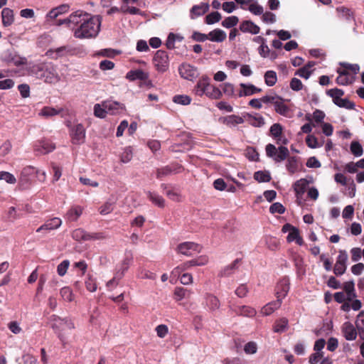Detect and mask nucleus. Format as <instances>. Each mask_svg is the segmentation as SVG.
I'll list each match as a JSON object with an SVG mask.
<instances>
[{"mask_svg": "<svg viewBox=\"0 0 364 364\" xmlns=\"http://www.w3.org/2000/svg\"><path fill=\"white\" fill-rule=\"evenodd\" d=\"M77 24L73 28V36L77 39L95 38L101 28L102 19L100 16H92L82 11Z\"/></svg>", "mask_w": 364, "mask_h": 364, "instance_id": "1", "label": "nucleus"}, {"mask_svg": "<svg viewBox=\"0 0 364 364\" xmlns=\"http://www.w3.org/2000/svg\"><path fill=\"white\" fill-rule=\"evenodd\" d=\"M31 70L37 77L43 80L47 83L55 84L60 80L55 66L51 63L34 64L31 67Z\"/></svg>", "mask_w": 364, "mask_h": 364, "instance_id": "2", "label": "nucleus"}, {"mask_svg": "<svg viewBox=\"0 0 364 364\" xmlns=\"http://www.w3.org/2000/svg\"><path fill=\"white\" fill-rule=\"evenodd\" d=\"M51 328L58 335L59 339L64 343L69 331L75 328L73 322L68 318H62L56 315H52L49 318Z\"/></svg>", "mask_w": 364, "mask_h": 364, "instance_id": "3", "label": "nucleus"}, {"mask_svg": "<svg viewBox=\"0 0 364 364\" xmlns=\"http://www.w3.org/2000/svg\"><path fill=\"white\" fill-rule=\"evenodd\" d=\"M0 60L6 64L15 66L24 65L27 63V59L20 55L13 48L3 50L0 53Z\"/></svg>", "mask_w": 364, "mask_h": 364, "instance_id": "4", "label": "nucleus"}, {"mask_svg": "<svg viewBox=\"0 0 364 364\" xmlns=\"http://www.w3.org/2000/svg\"><path fill=\"white\" fill-rule=\"evenodd\" d=\"M266 154L268 157L272 159L275 162L279 163L284 161L289 156V149L284 146H279L278 149L272 144H268L265 147Z\"/></svg>", "mask_w": 364, "mask_h": 364, "instance_id": "5", "label": "nucleus"}, {"mask_svg": "<svg viewBox=\"0 0 364 364\" xmlns=\"http://www.w3.org/2000/svg\"><path fill=\"white\" fill-rule=\"evenodd\" d=\"M153 63L158 72H166L169 67L168 56L166 52L161 50H157L154 56Z\"/></svg>", "mask_w": 364, "mask_h": 364, "instance_id": "6", "label": "nucleus"}, {"mask_svg": "<svg viewBox=\"0 0 364 364\" xmlns=\"http://www.w3.org/2000/svg\"><path fill=\"white\" fill-rule=\"evenodd\" d=\"M176 251L181 255L189 257L200 252V247L192 242H184L177 246Z\"/></svg>", "mask_w": 364, "mask_h": 364, "instance_id": "7", "label": "nucleus"}, {"mask_svg": "<svg viewBox=\"0 0 364 364\" xmlns=\"http://www.w3.org/2000/svg\"><path fill=\"white\" fill-rule=\"evenodd\" d=\"M348 254L346 250H340L334 266L333 272L338 276H341L346 272L347 268Z\"/></svg>", "mask_w": 364, "mask_h": 364, "instance_id": "8", "label": "nucleus"}, {"mask_svg": "<svg viewBox=\"0 0 364 364\" xmlns=\"http://www.w3.org/2000/svg\"><path fill=\"white\" fill-rule=\"evenodd\" d=\"M178 71L181 77L190 81H193L199 75L196 67L187 63L182 64L179 67Z\"/></svg>", "mask_w": 364, "mask_h": 364, "instance_id": "9", "label": "nucleus"}, {"mask_svg": "<svg viewBox=\"0 0 364 364\" xmlns=\"http://www.w3.org/2000/svg\"><path fill=\"white\" fill-rule=\"evenodd\" d=\"M289 290V279L287 277L282 278L277 284L276 296L277 300L282 303L283 299L287 296Z\"/></svg>", "mask_w": 364, "mask_h": 364, "instance_id": "10", "label": "nucleus"}, {"mask_svg": "<svg viewBox=\"0 0 364 364\" xmlns=\"http://www.w3.org/2000/svg\"><path fill=\"white\" fill-rule=\"evenodd\" d=\"M103 106L107 109V114L111 115L119 114L125 110L124 105L116 101H105Z\"/></svg>", "mask_w": 364, "mask_h": 364, "instance_id": "11", "label": "nucleus"}, {"mask_svg": "<svg viewBox=\"0 0 364 364\" xmlns=\"http://www.w3.org/2000/svg\"><path fill=\"white\" fill-rule=\"evenodd\" d=\"M210 81V80L208 76H202L197 82L193 89V93L199 97L205 95Z\"/></svg>", "mask_w": 364, "mask_h": 364, "instance_id": "12", "label": "nucleus"}, {"mask_svg": "<svg viewBox=\"0 0 364 364\" xmlns=\"http://www.w3.org/2000/svg\"><path fill=\"white\" fill-rule=\"evenodd\" d=\"M81 14V10H77L75 12H73L69 15L68 18L59 20L57 25L61 26L63 24H66L68 28L73 30V28L75 26V25L77 24L79 22L77 20H80Z\"/></svg>", "mask_w": 364, "mask_h": 364, "instance_id": "13", "label": "nucleus"}, {"mask_svg": "<svg viewBox=\"0 0 364 364\" xmlns=\"http://www.w3.org/2000/svg\"><path fill=\"white\" fill-rule=\"evenodd\" d=\"M55 149V146L48 140L38 141L34 146V151L38 154H46Z\"/></svg>", "mask_w": 364, "mask_h": 364, "instance_id": "14", "label": "nucleus"}, {"mask_svg": "<svg viewBox=\"0 0 364 364\" xmlns=\"http://www.w3.org/2000/svg\"><path fill=\"white\" fill-rule=\"evenodd\" d=\"M72 140L74 144H82L85 138V130L81 124L75 125L71 131Z\"/></svg>", "mask_w": 364, "mask_h": 364, "instance_id": "15", "label": "nucleus"}, {"mask_svg": "<svg viewBox=\"0 0 364 364\" xmlns=\"http://www.w3.org/2000/svg\"><path fill=\"white\" fill-rule=\"evenodd\" d=\"M262 90L260 88L257 87L252 84L240 83L238 96L240 97L250 96L254 94L260 92Z\"/></svg>", "mask_w": 364, "mask_h": 364, "instance_id": "16", "label": "nucleus"}, {"mask_svg": "<svg viewBox=\"0 0 364 364\" xmlns=\"http://www.w3.org/2000/svg\"><path fill=\"white\" fill-rule=\"evenodd\" d=\"M62 225V220L60 218L55 217L51 219H49L45 222L43 225L40 226L37 230L36 232H39L42 230H54L58 228H59Z\"/></svg>", "mask_w": 364, "mask_h": 364, "instance_id": "17", "label": "nucleus"}, {"mask_svg": "<svg viewBox=\"0 0 364 364\" xmlns=\"http://www.w3.org/2000/svg\"><path fill=\"white\" fill-rule=\"evenodd\" d=\"M244 118L245 121H247L250 125L255 127H261L265 124L264 117L258 113H247L244 115Z\"/></svg>", "mask_w": 364, "mask_h": 364, "instance_id": "18", "label": "nucleus"}, {"mask_svg": "<svg viewBox=\"0 0 364 364\" xmlns=\"http://www.w3.org/2000/svg\"><path fill=\"white\" fill-rule=\"evenodd\" d=\"M209 7V4L204 2L198 5H194L190 11V18L191 19H195L197 17L203 16L208 11Z\"/></svg>", "mask_w": 364, "mask_h": 364, "instance_id": "19", "label": "nucleus"}, {"mask_svg": "<svg viewBox=\"0 0 364 364\" xmlns=\"http://www.w3.org/2000/svg\"><path fill=\"white\" fill-rule=\"evenodd\" d=\"M342 332L348 341H354L357 337V331L354 326L349 321L345 322L342 326Z\"/></svg>", "mask_w": 364, "mask_h": 364, "instance_id": "20", "label": "nucleus"}, {"mask_svg": "<svg viewBox=\"0 0 364 364\" xmlns=\"http://www.w3.org/2000/svg\"><path fill=\"white\" fill-rule=\"evenodd\" d=\"M149 77V73L144 72L141 69L132 70L126 75V78L130 81H134L136 80H146Z\"/></svg>", "mask_w": 364, "mask_h": 364, "instance_id": "21", "label": "nucleus"}, {"mask_svg": "<svg viewBox=\"0 0 364 364\" xmlns=\"http://www.w3.org/2000/svg\"><path fill=\"white\" fill-rule=\"evenodd\" d=\"M274 110L277 113L282 115L284 117H289L290 109L289 107L284 103V100L280 97L279 96L277 99L276 102L274 104Z\"/></svg>", "mask_w": 364, "mask_h": 364, "instance_id": "22", "label": "nucleus"}, {"mask_svg": "<svg viewBox=\"0 0 364 364\" xmlns=\"http://www.w3.org/2000/svg\"><path fill=\"white\" fill-rule=\"evenodd\" d=\"M310 181L306 178H301L296 181L294 184V190L297 198H301L305 193Z\"/></svg>", "mask_w": 364, "mask_h": 364, "instance_id": "23", "label": "nucleus"}, {"mask_svg": "<svg viewBox=\"0 0 364 364\" xmlns=\"http://www.w3.org/2000/svg\"><path fill=\"white\" fill-rule=\"evenodd\" d=\"M1 18L4 26H10L14 22V11L9 8H4L1 11Z\"/></svg>", "mask_w": 364, "mask_h": 364, "instance_id": "24", "label": "nucleus"}, {"mask_svg": "<svg viewBox=\"0 0 364 364\" xmlns=\"http://www.w3.org/2000/svg\"><path fill=\"white\" fill-rule=\"evenodd\" d=\"M338 73L339 75L336 78V82L339 85H347L351 84L355 80V77L349 75L346 70H338Z\"/></svg>", "mask_w": 364, "mask_h": 364, "instance_id": "25", "label": "nucleus"}, {"mask_svg": "<svg viewBox=\"0 0 364 364\" xmlns=\"http://www.w3.org/2000/svg\"><path fill=\"white\" fill-rule=\"evenodd\" d=\"M70 49L66 46H61L55 49L48 50L46 55L53 59H58L67 55Z\"/></svg>", "mask_w": 364, "mask_h": 364, "instance_id": "26", "label": "nucleus"}, {"mask_svg": "<svg viewBox=\"0 0 364 364\" xmlns=\"http://www.w3.org/2000/svg\"><path fill=\"white\" fill-rule=\"evenodd\" d=\"M133 260V257L132 255H126L125 257L122 261L120 265L117 268L116 273L117 274V277H123L124 273L129 269L130 264H132Z\"/></svg>", "mask_w": 364, "mask_h": 364, "instance_id": "27", "label": "nucleus"}, {"mask_svg": "<svg viewBox=\"0 0 364 364\" xmlns=\"http://www.w3.org/2000/svg\"><path fill=\"white\" fill-rule=\"evenodd\" d=\"M208 36V39H209L210 41L213 42L220 43L225 40L227 35L224 31L219 28H216L209 32Z\"/></svg>", "mask_w": 364, "mask_h": 364, "instance_id": "28", "label": "nucleus"}, {"mask_svg": "<svg viewBox=\"0 0 364 364\" xmlns=\"http://www.w3.org/2000/svg\"><path fill=\"white\" fill-rule=\"evenodd\" d=\"M82 208L79 205L71 207L65 215V218L68 221H76L82 213Z\"/></svg>", "mask_w": 364, "mask_h": 364, "instance_id": "29", "label": "nucleus"}, {"mask_svg": "<svg viewBox=\"0 0 364 364\" xmlns=\"http://www.w3.org/2000/svg\"><path fill=\"white\" fill-rule=\"evenodd\" d=\"M281 304L282 303L278 300L269 302L262 308L260 313L263 316H269L272 314L275 310L279 309Z\"/></svg>", "mask_w": 364, "mask_h": 364, "instance_id": "30", "label": "nucleus"}, {"mask_svg": "<svg viewBox=\"0 0 364 364\" xmlns=\"http://www.w3.org/2000/svg\"><path fill=\"white\" fill-rule=\"evenodd\" d=\"M234 311L240 316L253 317L256 315V310L250 306H241L235 308Z\"/></svg>", "mask_w": 364, "mask_h": 364, "instance_id": "31", "label": "nucleus"}, {"mask_svg": "<svg viewBox=\"0 0 364 364\" xmlns=\"http://www.w3.org/2000/svg\"><path fill=\"white\" fill-rule=\"evenodd\" d=\"M240 30L242 32H249L252 34H257L259 32V27L251 21H245L241 23Z\"/></svg>", "mask_w": 364, "mask_h": 364, "instance_id": "32", "label": "nucleus"}, {"mask_svg": "<svg viewBox=\"0 0 364 364\" xmlns=\"http://www.w3.org/2000/svg\"><path fill=\"white\" fill-rule=\"evenodd\" d=\"M62 110H63V109H61V108L44 107L39 112L38 115L42 117L50 118V117H52L53 116H55V115L60 114L62 112Z\"/></svg>", "mask_w": 364, "mask_h": 364, "instance_id": "33", "label": "nucleus"}, {"mask_svg": "<svg viewBox=\"0 0 364 364\" xmlns=\"http://www.w3.org/2000/svg\"><path fill=\"white\" fill-rule=\"evenodd\" d=\"M223 95L222 91L210 82L208 87L205 96L212 100H218L221 98Z\"/></svg>", "mask_w": 364, "mask_h": 364, "instance_id": "34", "label": "nucleus"}, {"mask_svg": "<svg viewBox=\"0 0 364 364\" xmlns=\"http://www.w3.org/2000/svg\"><path fill=\"white\" fill-rule=\"evenodd\" d=\"M192 291L181 287H177L174 290V298L176 301H181L186 298H190Z\"/></svg>", "mask_w": 364, "mask_h": 364, "instance_id": "35", "label": "nucleus"}, {"mask_svg": "<svg viewBox=\"0 0 364 364\" xmlns=\"http://www.w3.org/2000/svg\"><path fill=\"white\" fill-rule=\"evenodd\" d=\"M289 327V321L286 318L277 320L274 323L273 331L275 333H282L285 332Z\"/></svg>", "mask_w": 364, "mask_h": 364, "instance_id": "36", "label": "nucleus"}, {"mask_svg": "<svg viewBox=\"0 0 364 364\" xmlns=\"http://www.w3.org/2000/svg\"><path fill=\"white\" fill-rule=\"evenodd\" d=\"M205 304L210 311H215L220 306V303L218 298L209 294H206L205 297Z\"/></svg>", "mask_w": 364, "mask_h": 364, "instance_id": "37", "label": "nucleus"}, {"mask_svg": "<svg viewBox=\"0 0 364 364\" xmlns=\"http://www.w3.org/2000/svg\"><path fill=\"white\" fill-rule=\"evenodd\" d=\"M239 262L238 259L235 260L230 264L225 266L224 268L221 269L219 273V276L220 277H229L234 274L237 269V264Z\"/></svg>", "mask_w": 364, "mask_h": 364, "instance_id": "38", "label": "nucleus"}, {"mask_svg": "<svg viewBox=\"0 0 364 364\" xmlns=\"http://www.w3.org/2000/svg\"><path fill=\"white\" fill-rule=\"evenodd\" d=\"M286 168L290 174H294L299 170V161L296 156H290L287 159Z\"/></svg>", "mask_w": 364, "mask_h": 364, "instance_id": "39", "label": "nucleus"}, {"mask_svg": "<svg viewBox=\"0 0 364 364\" xmlns=\"http://www.w3.org/2000/svg\"><path fill=\"white\" fill-rule=\"evenodd\" d=\"M147 196L149 200L156 205L159 208H164L165 205L164 199L155 192L148 191L146 192Z\"/></svg>", "mask_w": 364, "mask_h": 364, "instance_id": "40", "label": "nucleus"}, {"mask_svg": "<svg viewBox=\"0 0 364 364\" xmlns=\"http://www.w3.org/2000/svg\"><path fill=\"white\" fill-rule=\"evenodd\" d=\"M245 122L244 117H240L237 115H229L224 119L223 122L229 127H233L239 124H242Z\"/></svg>", "mask_w": 364, "mask_h": 364, "instance_id": "41", "label": "nucleus"}, {"mask_svg": "<svg viewBox=\"0 0 364 364\" xmlns=\"http://www.w3.org/2000/svg\"><path fill=\"white\" fill-rule=\"evenodd\" d=\"M326 95L332 98L334 104L338 102L344 95V91L338 88H333L326 91Z\"/></svg>", "mask_w": 364, "mask_h": 364, "instance_id": "42", "label": "nucleus"}, {"mask_svg": "<svg viewBox=\"0 0 364 364\" xmlns=\"http://www.w3.org/2000/svg\"><path fill=\"white\" fill-rule=\"evenodd\" d=\"M183 40V37L180 36V35H178V34H174L173 33H170L168 36V38H167V40H166V46L167 47V48L168 49H173L175 48V43L176 41H182Z\"/></svg>", "mask_w": 364, "mask_h": 364, "instance_id": "43", "label": "nucleus"}, {"mask_svg": "<svg viewBox=\"0 0 364 364\" xmlns=\"http://www.w3.org/2000/svg\"><path fill=\"white\" fill-rule=\"evenodd\" d=\"M254 178L259 183L269 182L271 180V175L267 171H258L255 173Z\"/></svg>", "mask_w": 364, "mask_h": 364, "instance_id": "44", "label": "nucleus"}, {"mask_svg": "<svg viewBox=\"0 0 364 364\" xmlns=\"http://www.w3.org/2000/svg\"><path fill=\"white\" fill-rule=\"evenodd\" d=\"M133 148L132 146H126L124 148L121 154L120 160L122 163H129L133 157Z\"/></svg>", "mask_w": 364, "mask_h": 364, "instance_id": "45", "label": "nucleus"}, {"mask_svg": "<svg viewBox=\"0 0 364 364\" xmlns=\"http://www.w3.org/2000/svg\"><path fill=\"white\" fill-rule=\"evenodd\" d=\"M191 267H193V266L191 261L189 260L175 267L171 273L176 277H179L183 272L188 270Z\"/></svg>", "mask_w": 364, "mask_h": 364, "instance_id": "46", "label": "nucleus"}, {"mask_svg": "<svg viewBox=\"0 0 364 364\" xmlns=\"http://www.w3.org/2000/svg\"><path fill=\"white\" fill-rule=\"evenodd\" d=\"M277 77L276 72L268 70L264 74V81L267 86L272 87L277 82Z\"/></svg>", "mask_w": 364, "mask_h": 364, "instance_id": "47", "label": "nucleus"}, {"mask_svg": "<svg viewBox=\"0 0 364 364\" xmlns=\"http://www.w3.org/2000/svg\"><path fill=\"white\" fill-rule=\"evenodd\" d=\"M355 325L359 331L360 338L364 339V311L360 312L358 315Z\"/></svg>", "mask_w": 364, "mask_h": 364, "instance_id": "48", "label": "nucleus"}, {"mask_svg": "<svg viewBox=\"0 0 364 364\" xmlns=\"http://www.w3.org/2000/svg\"><path fill=\"white\" fill-rule=\"evenodd\" d=\"M103 106V102L101 104H95L94 105V114L95 117L103 119L106 117L107 112Z\"/></svg>", "mask_w": 364, "mask_h": 364, "instance_id": "49", "label": "nucleus"}, {"mask_svg": "<svg viewBox=\"0 0 364 364\" xmlns=\"http://www.w3.org/2000/svg\"><path fill=\"white\" fill-rule=\"evenodd\" d=\"M249 4L248 10L255 15H261L264 12L263 7L258 4L256 0L252 1Z\"/></svg>", "mask_w": 364, "mask_h": 364, "instance_id": "50", "label": "nucleus"}, {"mask_svg": "<svg viewBox=\"0 0 364 364\" xmlns=\"http://www.w3.org/2000/svg\"><path fill=\"white\" fill-rule=\"evenodd\" d=\"M350 151L355 156H360L363 154V149L361 144L358 141H352L350 144Z\"/></svg>", "mask_w": 364, "mask_h": 364, "instance_id": "51", "label": "nucleus"}, {"mask_svg": "<svg viewBox=\"0 0 364 364\" xmlns=\"http://www.w3.org/2000/svg\"><path fill=\"white\" fill-rule=\"evenodd\" d=\"M173 101L179 105H188L191 102V98L188 95H178L173 97Z\"/></svg>", "mask_w": 364, "mask_h": 364, "instance_id": "52", "label": "nucleus"}, {"mask_svg": "<svg viewBox=\"0 0 364 364\" xmlns=\"http://www.w3.org/2000/svg\"><path fill=\"white\" fill-rule=\"evenodd\" d=\"M73 237L76 240L91 239V236L89 234H87L82 229L80 228L73 231Z\"/></svg>", "mask_w": 364, "mask_h": 364, "instance_id": "53", "label": "nucleus"}, {"mask_svg": "<svg viewBox=\"0 0 364 364\" xmlns=\"http://www.w3.org/2000/svg\"><path fill=\"white\" fill-rule=\"evenodd\" d=\"M238 21L239 20L237 16H229V17H227L226 18H225L222 22V25L225 28H230L236 26L238 23Z\"/></svg>", "mask_w": 364, "mask_h": 364, "instance_id": "54", "label": "nucleus"}, {"mask_svg": "<svg viewBox=\"0 0 364 364\" xmlns=\"http://www.w3.org/2000/svg\"><path fill=\"white\" fill-rule=\"evenodd\" d=\"M193 267H201L208 263V257L206 255H200L197 258L190 260Z\"/></svg>", "mask_w": 364, "mask_h": 364, "instance_id": "55", "label": "nucleus"}, {"mask_svg": "<svg viewBox=\"0 0 364 364\" xmlns=\"http://www.w3.org/2000/svg\"><path fill=\"white\" fill-rule=\"evenodd\" d=\"M35 171L36 168L33 166H28L24 167L21 172L20 180L23 181H27L28 176L33 174L35 172Z\"/></svg>", "mask_w": 364, "mask_h": 364, "instance_id": "56", "label": "nucleus"}, {"mask_svg": "<svg viewBox=\"0 0 364 364\" xmlns=\"http://www.w3.org/2000/svg\"><path fill=\"white\" fill-rule=\"evenodd\" d=\"M0 181H5L10 184H14L16 182L15 176L7 171H0Z\"/></svg>", "mask_w": 364, "mask_h": 364, "instance_id": "57", "label": "nucleus"}, {"mask_svg": "<svg viewBox=\"0 0 364 364\" xmlns=\"http://www.w3.org/2000/svg\"><path fill=\"white\" fill-rule=\"evenodd\" d=\"M221 18V15L218 11L212 12L206 16L205 17V23L207 24H213L215 23L218 22Z\"/></svg>", "mask_w": 364, "mask_h": 364, "instance_id": "58", "label": "nucleus"}, {"mask_svg": "<svg viewBox=\"0 0 364 364\" xmlns=\"http://www.w3.org/2000/svg\"><path fill=\"white\" fill-rule=\"evenodd\" d=\"M60 295L65 301H71L73 299V291L68 287H65L60 289Z\"/></svg>", "mask_w": 364, "mask_h": 364, "instance_id": "59", "label": "nucleus"}, {"mask_svg": "<svg viewBox=\"0 0 364 364\" xmlns=\"http://www.w3.org/2000/svg\"><path fill=\"white\" fill-rule=\"evenodd\" d=\"M69 266V260L65 259L63 262H61L57 267V272L58 275L60 277L64 276L66 274Z\"/></svg>", "mask_w": 364, "mask_h": 364, "instance_id": "60", "label": "nucleus"}, {"mask_svg": "<svg viewBox=\"0 0 364 364\" xmlns=\"http://www.w3.org/2000/svg\"><path fill=\"white\" fill-rule=\"evenodd\" d=\"M339 107L346 108L347 109H353L355 108V104L347 98H341L338 102L335 104Z\"/></svg>", "mask_w": 364, "mask_h": 364, "instance_id": "61", "label": "nucleus"}, {"mask_svg": "<svg viewBox=\"0 0 364 364\" xmlns=\"http://www.w3.org/2000/svg\"><path fill=\"white\" fill-rule=\"evenodd\" d=\"M257 344L255 341H250L244 346V351L246 354H255L257 351Z\"/></svg>", "mask_w": 364, "mask_h": 364, "instance_id": "62", "label": "nucleus"}, {"mask_svg": "<svg viewBox=\"0 0 364 364\" xmlns=\"http://www.w3.org/2000/svg\"><path fill=\"white\" fill-rule=\"evenodd\" d=\"M283 131V128L280 124L275 123L271 126L269 132L271 135L274 138L279 137L282 135Z\"/></svg>", "mask_w": 364, "mask_h": 364, "instance_id": "63", "label": "nucleus"}, {"mask_svg": "<svg viewBox=\"0 0 364 364\" xmlns=\"http://www.w3.org/2000/svg\"><path fill=\"white\" fill-rule=\"evenodd\" d=\"M155 331L159 338H164L168 333V328L165 324H160L156 327Z\"/></svg>", "mask_w": 364, "mask_h": 364, "instance_id": "64", "label": "nucleus"}]
</instances>
